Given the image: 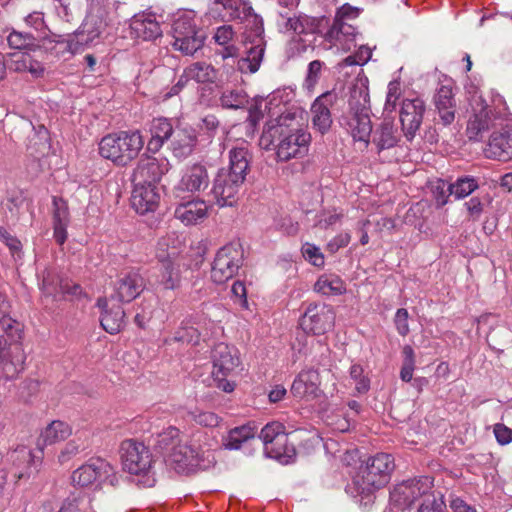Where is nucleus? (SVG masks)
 <instances>
[{"mask_svg": "<svg viewBox=\"0 0 512 512\" xmlns=\"http://www.w3.org/2000/svg\"><path fill=\"white\" fill-rule=\"evenodd\" d=\"M226 11L231 20L240 21L245 25L243 44L245 56L237 60V68L241 73L258 71L265 52L264 27L262 18L254 12L248 0H214Z\"/></svg>", "mask_w": 512, "mask_h": 512, "instance_id": "nucleus-1", "label": "nucleus"}, {"mask_svg": "<svg viewBox=\"0 0 512 512\" xmlns=\"http://www.w3.org/2000/svg\"><path fill=\"white\" fill-rule=\"evenodd\" d=\"M294 119V113H282L267 123L262 134L261 140L275 146L277 159L282 162L305 156L311 142L310 133L295 126Z\"/></svg>", "mask_w": 512, "mask_h": 512, "instance_id": "nucleus-2", "label": "nucleus"}, {"mask_svg": "<svg viewBox=\"0 0 512 512\" xmlns=\"http://www.w3.org/2000/svg\"><path fill=\"white\" fill-rule=\"evenodd\" d=\"M143 145L144 139L139 131H120L101 139L99 153L118 166H126L139 155Z\"/></svg>", "mask_w": 512, "mask_h": 512, "instance_id": "nucleus-3", "label": "nucleus"}, {"mask_svg": "<svg viewBox=\"0 0 512 512\" xmlns=\"http://www.w3.org/2000/svg\"><path fill=\"white\" fill-rule=\"evenodd\" d=\"M120 459L123 470L136 476L139 485L154 486L156 479L152 466L153 457L147 446L141 442L127 439L121 443Z\"/></svg>", "mask_w": 512, "mask_h": 512, "instance_id": "nucleus-4", "label": "nucleus"}, {"mask_svg": "<svg viewBox=\"0 0 512 512\" xmlns=\"http://www.w3.org/2000/svg\"><path fill=\"white\" fill-rule=\"evenodd\" d=\"M395 468L394 458L388 453H377L361 465L353 478V484L359 494H371L384 487Z\"/></svg>", "mask_w": 512, "mask_h": 512, "instance_id": "nucleus-5", "label": "nucleus"}, {"mask_svg": "<svg viewBox=\"0 0 512 512\" xmlns=\"http://www.w3.org/2000/svg\"><path fill=\"white\" fill-rule=\"evenodd\" d=\"M211 358L213 363L212 376L216 386L224 392H232L235 384L227 378L232 376L240 365L238 350L221 342L214 346Z\"/></svg>", "mask_w": 512, "mask_h": 512, "instance_id": "nucleus-6", "label": "nucleus"}, {"mask_svg": "<svg viewBox=\"0 0 512 512\" xmlns=\"http://www.w3.org/2000/svg\"><path fill=\"white\" fill-rule=\"evenodd\" d=\"M259 437L268 457L276 459L282 464H288L295 458V448L288 444V434L282 423L274 421L266 424L261 429Z\"/></svg>", "mask_w": 512, "mask_h": 512, "instance_id": "nucleus-7", "label": "nucleus"}, {"mask_svg": "<svg viewBox=\"0 0 512 512\" xmlns=\"http://www.w3.org/2000/svg\"><path fill=\"white\" fill-rule=\"evenodd\" d=\"M171 32L174 49L186 55L194 54L204 44V32L197 28L194 19L187 14L174 20Z\"/></svg>", "mask_w": 512, "mask_h": 512, "instance_id": "nucleus-8", "label": "nucleus"}, {"mask_svg": "<svg viewBox=\"0 0 512 512\" xmlns=\"http://www.w3.org/2000/svg\"><path fill=\"white\" fill-rule=\"evenodd\" d=\"M469 117L466 126V136L470 141H480L483 134L494 125L496 115L485 99L475 91L469 98Z\"/></svg>", "mask_w": 512, "mask_h": 512, "instance_id": "nucleus-9", "label": "nucleus"}, {"mask_svg": "<svg viewBox=\"0 0 512 512\" xmlns=\"http://www.w3.org/2000/svg\"><path fill=\"white\" fill-rule=\"evenodd\" d=\"M244 253L240 244L230 243L220 248L211 268V279L223 284L232 279L243 265Z\"/></svg>", "mask_w": 512, "mask_h": 512, "instance_id": "nucleus-10", "label": "nucleus"}, {"mask_svg": "<svg viewBox=\"0 0 512 512\" xmlns=\"http://www.w3.org/2000/svg\"><path fill=\"white\" fill-rule=\"evenodd\" d=\"M245 179L221 168L215 175L210 194L219 207H232L238 199Z\"/></svg>", "mask_w": 512, "mask_h": 512, "instance_id": "nucleus-11", "label": "nucleus"}, {"mask_svg": "<svg viewBox=\"0 0 512 512\" xmlns=\"http://www.w3.org/2000/svg\"><path fill=\"white\" fill-rule=\"evenodd\" d=\"M72 481L82 487L89 486L96 481L108 482L113 485L116 481L115 469L105 459L91 458L73 472Z\"/></svg>", "mask_w": 512, "mask_h": 512, "instance_id": "nucleus-12", "label": "nucleus"}, {"mask_svg": "<svg viewBox=\"0 0 512 512\" xmlns=\"http://www.w3.org/2000/svg\"><path fill=\"white\" fill-rule=\"evenodd\" d=\"M431 488L432 480L427 476L409 479L394 487L390 492V500L399 508L408 507L419 497L425 499L431 495Z\"/></svg>", "mask_w": 512, "mask_h": 512, "instance_id": "nucleus-13", "label": "nucleus"}, {"mask_svg": "<svg viewBox=\"0 0 512 512\" xmlns=\"http://www.w3.org/2000/svg\"><path fill=\"white\" fill-rule=\"evenodd\" d=\"M203 462V454L199 447L188 443H178L166 455L167 465L178 473H188L197 468H203Z\"/></svg>", "mask_w": 512, "mask_h": 512, "instance_id": "nucleus-14", "label": "nucleus"}, {"mask_svg": "<svg viewBox=\"0 0 512 512\" xmlns=\"http://www.w3.org/2000/svg\"><path fill=\"white\" fill-rule=\"evenodd\" d=\"M114 292L111 300L119 303H129L137 298L145 289V280L136 270L123 271L114 282Z\"/></svg>", "mask_w": 512, "mask_h": 512, "instance_id": "nucleus-15", "label": "nucleus"}, {"mask_svg": "<svg viewBox=\"0 0 512 512\" xmlns=\"http://www.w3.org/2000/svg\"><path fill=\"white\" fill-rule=\"evenodd\" d=\"M334 323L332 308L326 305L310 304L300 320V326L307 333L321 335Z\"/></svg>", "mask_w": 512, "mask_h": 512, "instance_id": "nucleus-16", "label": "nucleus"}, {"mask_svg": "<svg viewBox=\"0 0 512 512\" xmlns=\"http://www.w3.org/2000/svg\"><path fill=\"white\" fill-rule=\"evenodd\" d=\"M338 93L333 89L319 95L312 103L311 122L315 130L325 134L333 123L330 108L337 102Z\"/></svg>", "mask_w": 512, "mask_h": 512, "instance_id": "nucleus-17", "label": "nucleus"}, {"mask_svg": "<svg viewBox=\"0 0 512 512\" xmlns=\"http://www.w3.org/2000/svg\"><path fill=\"white\" fill-rule=\"evenodd\" d=\"M425 109V103L420 98L405 99L402 102L400 122L407 140L411 141L415 137L421 126Z\"/></svg>", "mask_w": 512, "mask_h": 512, "instance_id": "nucleus-18", "label": "nucleus"}, {"mask_svg": "<svg viewBox=\"0 0 512 512\" xmlns=\"http://www.w3.org/2000/svg\"><path fill=\"white\" fill-rule=\"evenodd\" d=\"M170 168V162L165 157H147L139 161L132 180L155 185Z\"/></svg>", "mask_w": 512, "mask_h": 512, "instance_id": "nucleus-19", "label": "nucleus"}, {"mask_svg": "<svg viewBox=\"0 0 512 512\" xmlns=\"http://www.w3.org/2000/svg\"><path fill=\"white\" fill-rule=\"evenodd\" d=\"M489 159L509 161L512 159V124L494 131L484 150Z\"/></svg>", "mask_w": 512, "mask_h": 512, "instance_id": "nucleus-20", "label": "nucleus"}, {"mask_svg": "<svg viewBox=\"0 0 512 512\" xmlns=\"http://www.w3.org/2000/svg\"><path fill=\"white\" fill-rule=\"evenodd\" d=\"M320 375L315 369H304L294 379L291 393L294 397L305 400H314L321 396Z\"/></svg>", "mask_w": 512, "mask_h": 512, "instance_id": "nucleus-21", "label": "nucleus"}, {"mask_svg": "<svg viewBox=\"0 0 512 512\" xmlns=\"http://www.w3.org/2000/svg\"><path fill=\"white\" fill-rule=\"evenodd\" d=\"M26 361L25 351L20 343L9 345L0 357V380L10 381L16 379L24 371Z\"/></svg>", "mask_w": 512, "mask_h": 512, "instance_id": "nucleus-22", "label": "nucleus"}, {"mask_svg": "<svg viewBox=\"0 0 512 512\" xmlns=\"http://www.w3.org/2000/svg\"><path fill=\"white\" fill-rule=\"evenodd\" d=\"M97 306L102 309L101 326L110 334L120 332L125 326V312L121 303L111 298H99Z\"/></svg>", "mask_w": 512, "mask_h": 512, "instance_id": "nucleus-23", "label": "nucleus"}, {"mask_svg": "<svg viewBox=\"0 0 512 512\" xmlns=\"http://www.w3.org/2000/svg\"><path fill=\"white\" fill-rule=\"evenodd\" d=\"M134 188L131 195V205L139 214H146L156 210L160 195L156 185L133 181Z\"/></svg>", "mask_w": 512, "mask_h": 512, "instance_id": "nucleus-24", "label": "nucleus"}, {"mask_svg": "<svg viewBox=\"0 0 512 512\" xmlns=\"http://www.w3.org/2000/svg\"><path fill=\"white\" fill-rule=\"evenodd\" d=\"M356 34L357 31L354 25L343 21V19H334L332 26L325 35V39L337 50L347 52L355 47Z\"/></svg>", "mask_w": 512, "mask_h": 512, "instance_id": "nucleus-25", "label": "nucleus"}, {"mask_svg": "<svg viewBox=\"0 0 512 512\" xmlns=\"http://www.w3.org/2000/svg\"><path fill=\"white\" fill-rule=\"evenodd\" d=\"M130 34L135 39L151 41L160 37L162 30L154 14L141 13L131 19Z\"/></svg>", "mask_w": 512, "mask_h": 512, "instance_id": "nucleus-26", "label": "nucleus"}, {"mask_svg": "<svg viewBox=\"0 0 512 512\" xmlns=\"http://www.w3.org/2000/svg\"><path fill=\"white\" fill-rule=\"evenodd\" d=\"M209 185V175L205 165L195 163L186 167L178 184V189L187 192H200Z\"/></svg>", "mask_w": 512, "mask_h": 512, "instance_id": "nucleus-27", "label": "nucleus"}, {"mask_svg": "<svg viewBox=\"0 0 512 512\" xmlns=\"http://www.w3.org/2000/svg\"><path fill=\"white\" fill-rule=\"evenodd\" d=\"M208 205L202 199H195L179 204L174 215L185 225H196L208 216Z\"/></svg>", "mask_w": 512, "mask_h": 512, "instance_id": "nucleus-28", "label": "nucleus"}, {"mask_svg": "<svg viewBox=\"0 0 512 512\" xmlns=\"http://www.w3.org/2000/svg\"><path fill=\"white\" fill-rule=\"evenodd\" d=\"M401 135L393 121L384 119L372 134V143L377 152L391 149L400 141Z\"/></svg>", "mask_w": 512, "mask_h": 512, "instance_id": "nucleus-29", "label": "nucleus"}, {"mask_svg": "<svg viewBox=\"0 0 512 512\" xmlns=\"http://www.w3.org/2000/svg\"><path fill=\"white\" fill-rule=\"evenodd\" d=\"M69 224V210L67 202L58 197H53V229L54 238L59 245H63L67 239V226Z\"/></svg>", "mask_w": 512, "mask_h": 512, "instance_id": "nucleus-30", "label": "nucleus"}, {"mask_svg": "<svg viewBox=\"0 0 512 512\" xmlns=\"http://www.w3.org/2000/svg\"><path fill=\"white\" fill-rule=\"evenodd\" d=\"M84 32L79 33L76 36V40L74 38L64 39L59 38L57 40L54 39H46L42 38V47L46 50H49L55 56H63L66 53L75 54L80 50V46L83 41L87 42L88 40H93L94 37L84 38Z\"/></svg>", "mask_w": 512, "mask_h": 512, "instance_id": "nucleus-31", "label": "nucleus"}, {"mask_svg": "<svg viewBox=\"0 0 512 512\" xmlns=\"http://www.w3.org/2000/svg\"><path fill=\"white\" fill-rule=\"evenodd\" d=\"M250 153L249 144L242 141L238 145L232 147L229 151V166L226 171L233 173L242 178H246L249 169Z\"/></svg>", "mask_w": 512, "mask_h": 512, "instance_id": "nucleus-32", "label": "nucleus"}, {"mask_svg": "<svg viewBox=\"0 0 512 512\" xmlns=\"http://www.w3.org/2000/svg\"><path fill=\"white\" fill-rule=\"evenodd\" d=\"M183 257L159 263V283L164 289L174 290L180 286Z\"/></svg>", "mask_w": 512, "mask_h": 512, "instance_id": "nucleus-33", "label": "nucleus"}, {"mask_svg": "<svg viewBox=\"0 0 512 512\" xmlns=\"http://www.w3.org/2000/svg\"><path fill=\"white\" fill-rule=\"evenodd\" d=\"M151 138L148 141L147 149L151 152H157L173 134V126L167 118H155L150 124Z\"/></svg>", "mask_w": 512, "mask_h": 512, "instance_id": "nucleus-34", "label": "nucleus"}, {"mask_svg": "<svg viewBox=\"0 0 512 512\" xmlns=\"http://www.w3.org/2000/svg\"><path fill=\"white\" fill-rule=\"evenodd\" d=\"M72 433V429L69 424L55 420L52 421L41 433L37 446L39 448L38 453L41 454L44 445H52L57 442L63 441L68 438Z\"/></svg>", "mask_w": 512, "mask_h": 512, "instance_id": "nucleus-35", "label": "nucleus"}, {"mask_svg": "<svg viewBox=\"0 0 512 512\" xmlns=\"http://www.w3.org/2000/svg\"><path fill=\"white\" fill-rule=\"evenodd\" d=\"M8 68L18 73H30L35 78L41 77L45 70L43 64L29 53L12 54Z\"/></svg>", "mask_w": 512, "mask_h": 512, "instance_id": "nucleus-36", "label": "nucleus"}, {"mask_svg": "<svg viewBox=\"0 0 512 512\" xmlns=\"http://www.w3.org/2000/svg\"><path fill=\"white\" fill-rule=\"evenodd\" d=\"M348 126L351 135L355 141L369 144V138L372 133V124L369 112H352L350 113Z\"/></svg>", "mask_w": 512, "mask_h": 512, "instance_id": "nucleus-37", "label": "nucleus"}, {"mask_svg": "<svg viewBox=\"0 0 512 512\" xmlns=\"http://www.w3.org/2000/svg\"><path fill=\"white\" fill-rule=\"evenodd\" d=\"M183 244L175 233L167 234L158 240L156 258L158 262L182 258Z\"/></svg>", "mask_w": 512, "mask_h": 512, "instance_id": "nucleus-38", "label": "nucleus"}, {"mask_svg": "<svg viewBox=\"0 0 512 512\" xmlns=\"http://www.w3.org/2000/svg\"><path fill=\"white\" fill-rule=\"evenodd\" d=\"M370 96L368 89V80L365 79H357L353 84L350 97H349V107L350 113L352 112H369L370 107Z\"/></svg>", "mask_w": 512, "mask_h": 512, "instance_id": "nucleus-39", "label": "nucleus"}, {"mask_svg": "<svg viewBox=\"0 0 512 512\" xmlns=\"http://www.w3.org/2000/svg\"><path fill=\"white\" fill-rule=\"evenodd\" d=\"M39 288L45 297L60 299L61 286L65 279L60 278L55 269L45 268L38 274Z\"/></svg>", "mask_w": 512, "mask_h": 512, "instance_id": "nucleus-40", "label": "nucleus"}, {"mask_svg": "<svg viewBox=\"0 0 512 512\" xmlns=\"http://www.w3.org/2000/svg\"><path fill=\"white\" fill-rule=\"evenodd\" d=\"M197 139L194 133L186 130H179L171 143L173 155L179 160L186 159L190 156L196 146Z\"/></svg>", "mask_w": 512, "mask_h": 512, "instance_id": "nucleus-41", "label": "nucleus"}, {"mask_svg": "<svg viewBox=\"0 0 512 512\" xmlns=\"http://www.w3.org/2000/svg\"><path fill=\"white\" fill-rule=\"evenodd\" d=\"M7 42L11 49L36 51L42 48V39L30 32L12 30L7 36Z\"/></svg>", "mask_w": 512, "mask_h": 512, "instance_id": "nucleus-42", "label": "nucleus"}, {"mask_svg": "<svg viewBox=\"0 0 512 512\" xmlns=\"http://www.w3.org/2000/svg\"><path fill=\"white\" fill-rule=\"evenodd\" d=\"M285 20L283 28L286 32H293L295 34H313L317 30L318 23L313 17L307 15H299L294 17H286L280 14Z\"/></svg>", "mask_w": 512, "mask_h": 512, "instance_id": "nucleus-43", "label": "nucleus"}, {"mask_svg": "<svg viewBox=\"0 0 512 512\" xmlns=\"http://www.w3.org/2000/svg\"><path fill=\"white\" fill-rule=\"evenodd\" d=\"M235 36V31L231 25H222L216 28L214 33L215 42L223 46V50L220 55L223 60L228 58H236L238 56V48L235 45L229 44Z\"/></svg>", "mask_w": 512, "mask_h": 512, "instance_id": "nucleus-44", "label": "nucleus"}, {"mask_svg": "<svg viewBox=\"0 0 512 512\" xmlns=\"http://www.w3.org/2000/svg\"><path fill=\"white\" fill-rule=\"evenodd\" d=\"M314 290L325 296L341 295L346 292V285L335 274H323L314 284Z\"/></svg>", "mask_w": 512, "mask_h": 512, "instance_id": "nucleus-45", "label": "nucleus"}, {"mask_svg": "<svg viewBox=\"0 0 512 512\" xmlns=\"http://www.w3.org/2000/svg\"><path fill=\"white\" fill-rule=\"evenodd\" d=\"M184 77L197 83L214 82L217 77L215 68L206 62H195L184 69Z\"/></svg>", "mask_w": 512, "mask_h": 512, "instance_id": "nucleus-46", "label": "nucleus"}, {"mask_svg": "<svg viewBox=\"0 0 512 512\" xmlns=\"http://www.w3.org/2000/svg\"><path fill=\"white\" fill-rule=\"evenodd\" d=\"M190 317L182 321L181 326L175 332L174 339L179 342L196 345L200 340H207V333L199 330L194 324L191 323Z\"/></svg>", "mask_w": 512, "mask_h": 512, "instance_id": "nucleus-47", "label": "nucleus"}, {"mask_svg": "<svg viewBox=\"0 0 512 512\" xmlns=\"http://www.w3.org/2000/svg\"><path fill=\"white\" fill-rule=\"evenodd\" d=\"M255 429L250 424L231 429L224 439V446L230 450L240 449L242 444L255 436Z\"/></svg>", "mask_w": 512, "mask_h": 512, "instance_id": "nucleus-48", "label": "nucleus"}, {"mask_svg": "<svg viewBox=\"0 0 512 512\" xmlns=\"http://www.w3.org/2000/svg\"><path fill=\"white\" fill-rule=\"evenodd\" d=\"M478 180L472 176H463L456 179L451 183L452 196L456 199H463L478 189Z\"/></svg>", "mask_w": 512, "mask_h": 512, "instance_id": "nucleus-49", "label": "nucleus"}, {"mask_svg": "<svg viewBox=\"0 0 512 512\" xmlns=\"http://www.w3.org/2000/svg\"><path fill=\"white\" fill-rule=\"evenodd\" d=\"M220 103L224 108L238 109L247 103V95L242 90H226L220 97Z\"/></svg>", "mask_w": 512, "mask_h": 512, "instance_id": "nucleus-50", "label": "nucleus"}, {"mask_svg": "<svg viewBox=\"0 0 512 512\" xmlns=\"http://www.w3.org/2000/svg\"><path fill=\"white\" fill-rule=\"evenodd\" d=\"M180 431L175 427H169L158 435L157 444L160 449L167 455L178 443Z\"/></svg>", "mask_w": 512, "mask_h": 512, "instance_id": "nucleus-51", "label": "nucleus"}, {"mask_svg": "<svg viewBox=\"0 0 512 512\" xmlns=\"http://www.w3.org/2000/svg\"><path fill=\"white\" fill-rule=\"evenodd\" d=\"M0 329L3 330L13 341L21 339L23 325L9 316V311L0 318Z\"/></svg>", "mask_w": 512, "mask_h": 512, "instance_id": "nucleus-52", "label": "nucleus"}, {"mask_svg": "<svg viewBox=\"0 0 512 512\" xmlns=\"http://www.w3.org/2000/svg\"><path fill=\"white\" fill-rule=\"evenodd\" d=\"M403 364L400 371V378L404 382H409L412 379L413 371L415 368V354L411 346L406 345L403 347Z\"/></svg>", "mask_w": 512, "mask_h": 512, "instance_id": "nucleus-53", "label": "nucleus"}, {"mask_svg": "<svg viewBox=\"0 0 512 512\" xmlns=\"http://www.w3.org/2000/svg\"><path fill=\"white\" fill-rule=\"evenodd\" d=\"M324 63L320 60H313L309 63L307 75L304 80V87L307 91L312 92L320 79L321 71Z\"/></svg>", "mask_w": 512, "mask_h": 512, "instance_id": "nucleus-54", "label": "nucleus"}, {"mask_svg": "<svg viewBox=\"0 0 512 512\" xmlns=\"http://www.w3.org/2000/svg\"><path fill=\"white\" fill-rule=\"evenodd\" d=\"M432 194L438 206H444L448 202V198L452 196L450 193L451 183L438 179L432 184Z\"/></svg>", "mask_w": 512, "mask_h": 512, "instance_id": "nucleus-55", "label": "nucleus"}, {"mask_svg": "<svg viewBox=\"0 0 512 512\" xmlns=\"http://www.w3.org/2000/svg\"><path fill=\"white\" fill-rule=\"evenodd\" d=\"M85 449L86 445L84 442H80V440L77 439L70 440L61 450L60 454L58 455V460L63 464Z\"/></svg>", "mask_w": 512, "mask_h": 512, "instance_id": "nucleus-56", "label": "nucleus"}, {"mask_svg": "<svg viewBox=\"0 0 512 512\" xmlns=\"http://www.w3.org/2000/svg\"><path fill=\"white\" fill-rule=\"evenodd\" d=\"M301 252L305 260L309 261L312 265L316 267H322L324 265V256L316 245L305 243L302 246Z\"/></svg>", "mask_w": 512, "mask_h": 512, "instance_id": "nucleus-57", "label": "nucleus"}, {"mask_svg": "<svg viewBox=\"0 0 512 512\" xmlns=\"http://www.w3.org/2000/svg\"><path fill=\"white\" fill-rule=\"evenodd\" d=\"M350 377L355 382V389L358 393H365L369 390L370 382L363 375V368L358 364H354L350 368Z\"/></svg>", "mask_w": 512, "mask_h": 512, "instance_id": "nucleus-58", "label": "nucleus"}, {"mask_svg": "<svg viewBox=\"0 0 512 512\" xmlns=\"http://www.w3.org/2000/svg\"><path fill=\"white\" fill-rule=\"evenodd\" d=\"M435 107L455 106L453 89L450 86L442 85L434 96Z\"/></svg>", "mask_w": 512, "mask_h": 512, "instance_id": "nucleus-59", "label": "nucleus"}, {"mask_svg": "<svg viewBox=\"0 0 512 512\" xmlns=\"http://www.w3.org/2000/svg\"><path fill=\"white\" fill-rule=\"evenodd\" d=\"M401 96V84L399 81H391L388 84L384 110L392 112L396 108L398 99Z\"/></svg>", "mask_w": 512, "mask_h": 512, "instance_id": "nucleus-60", "label": "nucleus"}, {"mask_svg": "<svg viewBox=\"0 0 512 512\" xmlns=\"http://www.w3.org/2000/svg\"><path fill=\"white\" fill-rule=\"evenodd\" d=\"M467 210L468 219L475 222L478 221L483 213L484 205L478 197H472L464 203Z\"/></svg>", "mask_w": 512, "mask_h": 512, "instance_id": "nucleus-61", "label": "nucleus"}, {"mask_svg": "<svg viewBox=\"0 0 512 512\" xmlns=\"http://www.w3.org/2000/svg\"><path fill=\"white\" fill-rule=\"evenodd\" d=\"M192 324H194L199 330L207 333V339L213 335V328L215 323L204 314H196L190 316Z\"/></svg>", "mask_w": 512, "mask_h": 512, "instance_id": "nucleus-62", "label": "nucleus"}, {"mask_svg": "<svg viewBox=\"0 0 512 512\" xmlns=\"http://www.w3.org/2000/svg\"><path fill=\"white\" fill-rule=\"evenodd\" d=\"M442 499H437L435 495L427 496L420 505L417 512H442L444 508Z\"/></svg>", "mask_w": 512, "mask_h": 512, "instance_id": "nucleus-63", "label": "nucleus"}, {"mask_svg": "<svg viewBox=\"0 0 512 512\" xmlns=\"http://www.w3.org/2000/svg\"><path fill=\"white\" fill-rule=\"evenodd\" d=\"M493 432L497 442L500 445H507L512 442V429L502 423H497L493 427Z\"/></svg>", "mask_w": 512, "mask_h": 512, "instance_id": "nucleus-64", "label": "nucleus"}]
</instances>
